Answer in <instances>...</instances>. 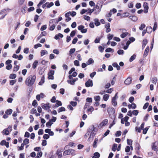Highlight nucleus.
<instances>
[{
  "instance_id": "f257e3e1",
  "label": "nucleus",
  "mask_w": 158,
  "mask_h": 158,
  "mask_svg": "<svg viewBox=\"0 0 158 158\" xmlns=\"http://www.w3.org/2000/svg\"><path fill=\"white\" fill-rule=\"evenodd\" d=\"M97 131L98 129L95 127L94 125H92L89 127L88 129V132L90 134V135L88 139L89 141H91L93 140Z\"/></svg>"
},
{
  "instance_id": "f03ea898",
  "label": "nucleus",
  "mask_w": 158,
  "mask_h": 158,
  "mask_svg": "<svg viewBox=\"0 0 158 158\" xmlns=\"http://www.w3.org/2000/svg\"><path fill=\"white\" fill-rule=\"evenodd\" d=\"M36 77L35 76L31 75L26 79L25 84L27 86H31L35 82Z\"/></svg>"
},
{
  "instance_id": "7ed1b4c3",
  "label": "nucleus",
  "mask_w": 158,
  "mask_h": 158,
  "mask_svg": "<svg viewBox=\"0 0 158 158\" xmlns=\"http://www.w3.org/2000/svg\"><path fill=\"white\" fill-rule=\"evenodd\" d=\"M56 19H52L50 20L49 22V25L50 26L49 30L50 31L53 30L56 27V25L54 24L56 23Z\"/></svg>"
},
{
  "instance_id": "20e7f679",
  "label": "nucleus",
  "mask_w": 158,
  "mask_h": 158,
  "mask_svg": "<svg viewBox=\"0 0 158 158\" xmlns=\"http://www.w3.org/2000/svg\"><path fill=\"white\" fill-rule=\"evenodd\" d=\"M75 152V151L74 150L72 149H70L64 151L63 152V155L64 156H65L70 154H73Z\"/></svg>"
},
{
  "instance_id": "39448f33",
  "label": "nucleus",
  "mask_w": 158,
  "mask_h": 158,
  "mask_svg": "<svg viewBox=\"0 0 158 158\" xmlns=\"http://www.w3.org/2000/svg\"><path fill=\"white\" fill-rule=\"evenodd\" d=\"M54 74V71L52 70H50L48 73V78L49 79L53 80L54 79L53 75Z\"/></svg>"
},
{
  "instance_id": "423d86ee",
  "label": "nucleus",
  "mask_w": 158,
  "mask_h": 158,
  "mask_svg": "<svg viewBox=\"0 0 158 158\" xmlns=\"http://www.w3.org/2000/svg\"><path fill=\"white\" fill-rule=\"evenodd\" d=\"M78 30L81 31V32L83 33H85L87 32V29L85 28V27L83 25H81L78 27Z\"/></svg>"
},
{
  "instance_id": "0eeeda50",
  "label": "nucleus",
  "mask_w": 158,
  "mask_h": 158,
  "mask_svg": "<svg viewBox=\"0 0 158 158\" xmlns=\"http://www.w3.org/2000/svg\"><path fill=\"white\" fill-rule=\"evenodd\" d=\"M108 122V120L107 119H105L103 120L102 123L99 125L98 128L100 129L102 127L105 126Z\"/></svg>"
},
{
  "instance_id": "6e6552de",
  "label": "nucleus",
  "mask_w": 158,
  "mask_h": 158,
  "mask_svg": "<svg viewBox=\"0 0 158 158\" xmlns=\"http://www.w3.org/2000/svg\"><path fill=\"white\" fill-rule=\"evenodd\" d=\"M120 30L122 31L123 32V33L120 35L121 38H124L129 34L128 32H125L126 31L125 29H120Z\"/></svg>"
},
{
  "instance_id": "1a4fd4ad",
  "label": "nucleus",
  "mask_w": 158,
  "mask_h": 158,
  "mask_svg": "<svg viewBox=\"0 0 158 158\" xmlns=\"http://www.w3.org/2000/svg\"><path fill=\"white\" fill-rule=\"evenodd\" d=\"M86 87H92L93 85V81L90 79H89L85 84Z\"/></svg>"
},
{
  "instance_id": "9d476101",
  "label": "nucleus",
  "mask_w": 158,
  "mask_h": 158,
  "mask_svg": "<svg viewBox=\"0 0 158 158\" xmlns=\"http://www.w3.org/2000/svg\"><path fill=\"white\" fill-rule=\"evenodd\" d=\"M41 106L42 108L46 110H47L49 112V110H50V106H49V104H42L41 105Z\"/></svg>"
},
{
  "instance_id": "9b49d317",
  "label": "nucleus",
  "mask_w": 158,
  "mask_h": 158,
  "mask_svg": "<svg viewBox=\"0 0 158 158\" xmlns=\"http://www.w3.org/2000/svg\"><path fill=\"white\" fill-rule=\"evenodd\" d=\"M143 6L144 8V12L145 13H147L149 8L148 4L146 2H144L143 4Z\"/></svg>"
},
{
  "instance_id": "f8f14e48",
  "label": "nucleus",
  "mask_w": 158,
  "mask_h": 158,
  "mask_svg": "<svg viewBox=\"0 0 158 158\" xmlns=\"http://www.w3.org/2000/svg\"><path fill=\"white\" fill-rule=\"evenodd\" d=\"M71 15V12L69 11L65 14V17L66 18L65 21L67 22H69L71 20V18L69 17Z\"/></svg>"
},
{
  "instance_id": "ddd939ff",
  "label": "nucleus",
  "mask_w": 158,
  "mask_h": 158,
  "mask_svg": "<svg viewBox=\"0 0 158 158\" xmlns=\"http://www.w3.org/2000/svg\"><path fill=\"white\" fill-rule=\"evenodd\" d=\"M110 24L109 23H106L105 25V27L106 29V33H108L110 31L111 29L110 28Z\"/></svg>"
},
{
  "instance_id": "4468645a",
  "label": "nucleus",
  "mask_w": 158,
  "mask_h": 158,
  "mask_svg": "<svg viewBox=\"0 0 158 158\" xmlns=\"http://www.w3.org/2000/svg\"><path fill=\"white\" fill-rule=\"evenodd\" d=\"M63 151V150L62 149L57 150L56 154L58 156L59 158H61L62 156V152Z\"/></svg>"
},
{
  "instance_id": "2eb2a0df",
  "label": "nucleus",
  "mask_w": 158,
  "mask_h": 158,
  "mask_svg": "<svg viewBox=\"0 0 158 158\" xmlns=\"http://www.w3.org/2000/svg\"><path fill=\"white\" fill-rule=\"evenodd\" d=\"M132 79L131 77H128L124 81V83L127 85H129L131 82Z\"/></svg>"
},
{
  "instance_id": "dca6fc26",
  "label": "nucleus",
  "mask_w": 158,
  "mask_h": 158,
  "mask_svg": "<svg viewBox=\"0 0 158 158\" xmlns=\"http://www.w3.org/2000/svg\"><path fill=\"white\" fill-rule=\"evenodd\" d=\"M107 111L110 114H114L115 112L114 109L111 107H109L107 109Z\"/></svg>"
},
{
  "instance_id": "f3484780",
  "label": "nucleus",
  "mask_w": 158,
  "mask_h": 158,
  "mask_svg": "<svg viewBox=\"0 0 158 158\" xmlns=\"http://www.w3.org/2000/svg\"><path fill=\"white\" fill-rule=\"evenodd\" d=\"M129 18L132 21L134 22H135L138 20L137 17L135 16H130Z\"/></svg>"
},
{
  "instance_id": "a211bd4d",
  "label": "nucleus",
  "mask_w": 158,
  "mask_h": 158,
  "mask_svg": "<svg viewBox=\"0 0 158 158\" xmlns=\"http://www.w3.org/2000/svg\"><path fill=\"white\" fill-rule=\"evenodd\" d=\"M136 107V104L134 103H132L131 104H129L128 105V107L129 109H130L131 108L135 109Z\"/></svg>"
},
{
  "instance_id": "6ab92c4d",
  "label": "nucleus",
  "mask_w": 158,
  "mask_h": 158,
  "mask_svg": "<svg viewBox=\"0 0 158 158\" xmlns=\"http://www.w3.org/2000/svg\"><path fill=\"white\" fill-rule=\"evenodd\" d=\"M149 50V47L148 46L145 49V50L144 52V53L143 56L144 57H146L148 55Z\"/></svg>"
},
{
  "instance_id": "aec40b11",
  "label": "nucleus",
  "mask_w": 158,
  "mask_h": 158,
  "mask_svg": "<svg viewBox=\"0 0 158 158\" xmlns=\"http://www.w3.org/2000/svg\"><path fill=\"white\" fill-rule=\"evenodd\" d=\"M157 80V78L155 77H152L151 79L152 83L154 84H156Z\"/></svg>"
},
{
  "instance_id": "412c9836",
  "label": "nucleus",
  "mask_w": 158,
  "mask_h": 158,
  "mask_svg": "<svg viewBox=\"0 0 158 158\" xmlns=\"http://www.w3.org/2000/svg\"><path fill=\"white\" fill-rule=\"evenodd\" d=\"M94 63V60L91 58L89 59L87 62V64L88 65H90Z\"/></svg>"
},
{
  "instance_id": "4be33fe9",
  "label": "nucleus",
  "mask_w": 158,
  "mask_h": 158,
  "mask_svg": "<svg viewBox=\"0 0 158 158\" xmlns=\"http://www.w3.org/2000/svg\"><path fill=\"white\" fill-rule=\"evenodd\" d=\"M56 104L55 106L56 107H58L59 106H61L62 105L61 102L58 100H56Z\"/></svg>"
},
{
  "instance_id": "5701e85b",
  "label": "nucleus",
  "mask_w": 158,
  "mask_h": 158,
  "mask_svg": "<svg viewBox=\"0 0 158 158\" xmlns=\"http://www.w3.org/2000/svg\"><path fill=\"white\" fill-rule=\"evenodd\" d=\"M116 99L112 98L111 100V102L112 105L115 106H116L117 104V102L116 101Z\"/></svg>"
},
{
  "instance_id": "b1692460",
  "label": "nucleus",
  "mask_w": 158,
  "mask_h": 158,
  "mask_svg": "<svg viewBox=\"0 0 158 158\" xmlns=\"http://www.w3.org/2000/svg\"><path fill=\"white\" fill-rule=\"evenodd\" d=\"M130 14L128 12H124L123 13L121 16V18H125L126 17H128L129 15Z\"/></svg>"
},
{
  "instance_id": "393cba45",
  "label": "nucleus",
  "mask_w": 158,
  "mask_h": 158,
  "mask_svg": "<svg viewBox=\"0 0 158 158\" xmlns=\"http://www.w3.org/2000/svg\"><path fill=\"white\" fill-rule=\"evenodd\" d=\"M100 156V154L98 152H96L94 153L92 158H99Z\"/></svg>"
},
{
  "instance_id": "a878e982",
  "label": "nucleus",
  "mask_w": 158,
  "mask_h": 158,
  "mask_svg": "<svg viewBox=\"0 0 158 158\" xmlns=\"http://www.w3.org/2000/svg\"><path fill=\"white\" fill-rule=\"evenodd\" d=\"M2 133L3 134L8 135L9 134V131L8 130L6 129H4L2 131Z\"/></svg>"
},
{
  "instance_id": "bb28decb",
  "label": "nucleus",
  "mask_w": 158,
  "mask_h": 158,
  "mask_svg": "<svg viewBox=\"0 0 158 158\" xmlns=\"http://www.w3.org/2000/svg\"><path fill=\"white\" fill-rule=\"evenodd\" d=\"M44 76H43L41 78L40 81L39 83V85H43L44 82Z\"/></svg>"
},
{
  "instance_id": "cd10ccee",
  "label": "nucleus",
  "mask_w": 158,
  "mask_h": 158,
  "mask_svg": "<svg viewBox=\"0 0 158 158\" xmlns=\"http://www.w3.org/2000/svg\"><path fill=\"white\" fill-rule=\"evenodd\" d=\"M110 97L109 95L108 94H105L103 96V99L105 101H107Z\"/></svg>"
},
{
  "instance_id": "c85d7f7f",
  "label": "nucleus",
  "mask_w": 158,
  "mask_h": 158,
  "mask_svg": "<svg viewBox=\"0 0 158 158\" xmlns=\"http://www.w3.org/2000/svg\"><path fill=\"white\" fill-rule=\"evenodd\" d=\"M63 37V35L61 34V33H59L58 35H55V39L56 40L58 39L59 37H60V38H62Z\"/></svg>"
},
{
  "instance_id": "c756f323",
  "label": "nucleus",
  "mask_w": 158,
  "mask_h": 158,
  "mask_svg": "<svg viewBox=\"0 0 158 158\" xmlns=\"http://www.w3.org/2000/svg\"><path fill=\"white\" fill-rule=\"evenodd\" d=\"M53 123L52 122V120H49L48 122L46 123V126L48 127H50Z\"/></svg>"
},
{
  "instance_id": "7c9ffc66",
  "label": "nucleus",
  "mask_w": 158,
  "mask_h": 158,
  "mask_svg": "<svg viewBox=\"0 0 158 158\" xmlns=\"http://www.w3.org/2000/svg\"><path fill=\"white\" fill-rule=\"evenodd\" d=\"M41 56H43L45 54H47L48 52L47 51L45 50H42L40 52Z\"/></svg>"
},
{
  "instance_id": "2f4dec72",
  "label": "nucleus",
  "mask_w": 158,
  "mask_h": 158,
  "mask_svg": "<svg viewBox=\"0 0 158 158\" xmlns=\"http://www.w3.org/2000/svg\"><path fill=\"white\" fill-rule=\"evenodd\" d=\"M98 139L95 138L94 139V142L93 143V147L94 148H96L97 147V143L98 141Z\"/></svg>"
},
{
  "instance_id": "473e14b6",
  "label": "nucleus",
  "mask_w": 158,
  "mask_h": 158,
  "mask_svg": "<svg viewBox=\"0 0 158 158\" xmlns=\"http://www.w3.org/2000/svg\"><path fill=\"white\" fill-rule=\"evenodd\" d=\"M29 140L28 139H25L23 141V143L24 145H26L29 143Z\"/></svg>"
},
{
  "instance_id": "72a5a7b5",
  "label": "nucleus",
  "mask_w": 158,
  "mask_h": 158,
  "mask_svg": "<svg viewBox=\"0 0 158 158\" xmlns=\"http://www.w3.org/2000/svg\"><path fill=\"white\" fill-rule=\"evenodd\" d=\"M46 3H47L46 7L47 8H49L53 6L54 5V3L52 2H51L50 3H49L48 2H46Z\"/></svg>"
},
{
  "instance_id": "f704fd0d",
  "label": "nucleus",
  "mask_w": 158,
  "mask_h": 158,
  "mask_svg": "<svg viewBox=\"0 0 158 158\" xmlns=\"http://www.w3.org/2000/svg\"><path fill=\"white\" fill-rule=\"evenodd\" d=\"M94 99L96 102H99L101 98L99 96H97L94 97Z\"/></svg>"
},
{
  "instance_id": "c9c22d12",
  "label": "nucleus",
  "mask_w": 158,
  "mask_h": 158,
  "mask_svg": "<svg viewBox=\"0 0 158 158\" xmlns=\"http://www.w3.org/2000/svg\"><path fill=\"white\" fill-rule=\"evenodd\" d=\"M158 148L155 145V143H153L152 147V149L155 151H156Z\"/></svg>"
},
{
  "instance_id": "e433bc0d",
  "label": "nucleus",
  "mask_w": 158,
  "mask_h": 158,
  "mask_svg": "<svg viewBox=\"0 0 158 158\" xmlns=\"http://www.w3.org/2000/svg\"><path fill=\"white\" fill-rule=\"evenodd\" d=\"M95 24L96 26H99L100 25V23L99 22L98 19H94Z\"/></svg>"
},
{
  "instance_id": "4c0bfd02",
  "label": "nucleus",
  "mask_w": 158,
  "mask_h": 158,
  "mask_svg": "<svg viewBox=\"0 0 158 158\" xmlns=\"http://www.w3.org/2000/svg\"><path fill=\"white\" fill-rule=\"evenodd\" d=\"M114 36V35L113 34H109L107 35V39L109 40H110L112 39V38Z\"/></svg>"
},
{
  "instance_id": "58836bf2",
  "label": "nucleus",
  "mask_w": 158,
  "mask_h": 158,
  "mask_svg": "<svg viewBox=\"0 0 158 158\" xmlns=\"http://www.w3.org/2000/svg\"><path fill=\"white\" fill-rule=\"evenodd\" d=\"M38 63V61H37V60L35 61L32 64V68L33 69H35Z\"/></svg>"
},
{
  "instance_id": "ea45409f",
  "label": "nucleus",
  "mask_w": 158,
  "mask_h": 158,
  "mask_svg": "<svg viewBox=\"0 0 158 158\" xmlns=\"http://www.w3.org/2000/svg\"><path fill=\"white\" fill-rule=\"evenodd\" d=\"M117 145L116 144H114L112 148V150L114 151H115L117 149Z\"/></svg>"
},
{
  "instance_id": "a19ab883",
  "label": "nucleus",
  "mask_w": 158,
  "mask_h": 158,
  "mask_svg": "<svg viewBox=\"0 0 158 158\" xmlns=\"http://www.w3.org/2000/svg\"><path fill=\"white\" fill-rule=\"evenodd\" d=\"M12 112V110L11 109H8L6 110L5 113L7 114H10Z\"/></svg>"
},
{
  "instance_id": "79ce46f5",
  "label": "nucleus",
  "mask_w": 158,
  "mask_h": 158,
  "mask_svg": "<svg viewBox=\"0 0 158 158\" xmlns=\"http://www.w3.org/2000/svg\"><path fill=\"white\" fill-rule=\"evenodd\" d=\"M136 56L135 54L133 55L132 56H131V58L130 59V62H132L136 58Z\"/></svg>"
},
{
  "instance_id": "37998d69",
  "label": "nucleus",
  "mask_w": 158,
  "mask_h": 158,
  "mask_svg": "<svg viewBox=\"0 0 158 158\" xmlns=\"http://www.w3.org/2000/svg\"><path fill=\"white\" fill-rule=\"evenodd\" d=\"M42 152H38L37 154V156L35 158H40V157L42 156Z\"/></svg>"
},
{
  "instance_id": "c03bdc74",
  "label": "nucleus",
  "mask_w": 158,
  "mask_h": 158,
  "mask_svg": "<svg viewBox=\"0 0 158 158\" xmlns=\"http://www.w3.org/2000/svg\"><path fill=\"white\" fill-rule=\"evenodd\" d=\"M32 105L35 107L37 106V102L36 100H35L33 101L32 103Z\"/></svg>"
},
{
  "instance_id": "a18cd8bd",
  "label": "nucleus",
  "mask_w": 158,
  "mask_h": 158,
  "mask_svg": "<svg viewBox=\"0 0 158 158\" xmlns=\"http://www.w3.org/2000/svg\"><path fill=\"white\" fill-rule=\"evenodd\" d=\"M65 111V108L63 107H61L58 110V111L59 113L61 112L64 111Z\"/></svg>"
},
{
  "instance_id": "49530a36",
  "label": "nucleus",
  "mask_w": 158,
  "mask_h": 158,
  "mask_svg": "<svg viewBox=\"0 0 158 158\" xmlns=\"http://www.w3.org/2000/svg\"><path fill=\"white\" fill-rule=\"evenodd\" d=\"M127 143L128 145H132V141L131 139H127Z\"/></svg>"
},
{
  "instance_id": "de8ad7c7",
  "label": "nucleus",
  "mask_w": 158,
  "mask_h": 158,
  "mask_svg": "<svg viewBox=\"0 0 158 158\" xmlns=\"http://www.w3.org/2000/svg\"><path fill=\"white\" fill-rule=\"evenodd\" d=\"M94 110V108L92 106H90L88 108L87 110L89 112H92Z\"/></svg>"
},
{
  "instance_id": "09e8293b",
  "label": "nucleus",
  "mask_w": 158,
  "mask_h": 158,
  "mask_svg": "<svg viewBox=\"0 0 158 158\" xmlns=\"http://www.w3.org/2000/svg\"><path fill=\"white\" fill-rule=\"evenodd\" d=\"M84 19L85 20H87L88 21H90V17L86 15H84Z\"/></svg>"
},
{
  "instance_id": "8fccbe9b",
  "label": "nucleus",
  "mask_w": 158,
  "mask_h": 158,
  "mask_svg": "<svg viewBox=\"0 0 158 158\" xmlns=\"http://www.w3.org/2000/svg\"><path fill=\"white\" fill-rule=\"evenodd\" d=\"M16 77V75L15 74H11L10 76V78L11 79H15Z\"/></svg>"
},
{
  "instance_id": "3c124183",
  "label": "nucleus",
  "mask_w": 158,
  "mask_h": 158,
  "mask_svg": "<svg viewBox=\"0 0 158 158\" xmlns=\"http://www.w3.org/2000/svg\"><path fill=\"white\" fill-rule=\"evenodd\" d=\"M75 51V48H71L70 49L69 52V54L70 55H71Z\"/></svg>"
},
{
  "instance_id": "603ef678",
  "label": "nucleus",
  "mask_w": 158,
  "mask_h": 158,
  "mask_svg": "<svg viewBox=\"0 0 158 158\" xmlns=\"http://www.w3.org/2000/svg\"><path fill=\"white\" fill-rule=\"evenodd\" d=\"M89 42V40L88 39H86L84 40L83 41V43L84 45H87Z\"/></svg>"
},
{
  "instance_id": "864d4df0",
  "label": "nucleus",
  "mask_w": 158,
  "mask_h": 158,
  "mask_svg": "<svg viewBox=\"0 0 158 158\" xmlns=\"http://www.w3.org/2000/svg\"><path fill=\"white\" fill-rule=\"evenodd\" d=\"M145 26H146L144 24H142L139 27V29L140 30H142L145 27Z\"/></svg>"
},
{
  "instance_id": "5fc2aeb1",
  "label": "nucleus",
  "mask_w": 158,
  "mask_h": 158,
  "mask_svg": "<svg viewBox=\"0 0 158 158\" xmlns=\"http://www.w3.org/2000/svg\"><path fill=\"white\" fill-rule=\"evenodd\" d=\"M16 81V80H10V85H12L15 83Z\"/></svg>"
},
{
  "instance_id": "6e6d98bb",
  "label": "nucleus",
  "mask_w": 158,
  "mask_h": 158,
  "mask_svg": "<svg viewBox=\"0 0 158 158\" xmlns=\"http://www.w3.org/2000/svg\"><path fill=\"white\" fill-rule=\"evenodd\" d=\"M76 31L75 30H73L70 33V35L71 37H73L76 34Z\"/></svg>"
},
{
  "instance_id": "4d7b16f0",
  "label": "nucleus",
  "mask_w": 158,
  "mask_h": 158,
  "mask_svg": "<svg viewBox=\"0 0 158 158\" xmlns=\"http://www.w3.org/2000/svg\"><path fill=\"white\" fill-rule=\"evenodd\" d=\"M67 81L69 83L72 85H74L75 84V82L73 80H67Z\"/></svg>"
},
{
  "instance_id": "13d9d810",
  "label": "nucleus",
  "mask_w": 158,
  "mask_h": 158,
  "mask_svg": "<svg viewBox=\"0 0 158 158\" xmlns=\"http://www.w3.org/2000/svg\"><path fill=\"white\" fill-rule=\"evenodd\" d=\"M112 51L113 52H114V50L110 48H108L106 49L105 50L106 52H111Z\"/></svg>"
},
{
  "instance_id": "bf43d9fd",
  "label": "nucleus",
  "mask_w": 158,
  "mask_h": 158,
  "mask_svg": "<svg viewBox=\"0 0 158 158\" xmlns=\"http://www.w3.org/2000/svg\"><path fill=\"white\" fill-rule=\"evenodd\" d=\"M74 64L75 66H79V61L77 60H76L74 61Z\"/></svg>"
},
{
  "instance_id": "052dcab7",
  "label": "nucleus",
  "mask_w": 158,
  "mask_h": 158,
  "mask_svg": "<svg viewBox=\"0 0 158 158\" xmlns=\"http://www.w3.org/2000/svg\"><path fill=\"white\" fill-rule=\"evenodd\" d=\"M42 46V45L40 44H38L34 45V48L37 49L38 47H40Z\"/></svg>"
},
{
  "instance_id": "680f3d73",
  "label": "nucleus",
  "mask_w": 158,
  "mask_h": 158,
  "mask_svg": "<svg viewBox=\"0 0 158 158\" xmlns=\"http://www.w3.org/2000/svg\"><path fill=\"white\" fill-rule=\"evenodd\" d=\"M45 2V0H41V1H40L39 3L37 5L38 7H40V6L43 3Z\"/></svg>"
},
{
  "instance_id": "e2e57ef3",
  "label": "nucleus",
  "mask_w": 158,
  "mask_h": 158,
  "mask_svg": "<svg viewBox=\"0 0 158 158\" xmlns=\"http://www.w3.org/2000/svg\"><path fill=\"white\" fill-rule=\"evenodd\" d=\"M78 40V39L77 37H75L72 41V43L73 44H75Z\"/></svg>"
},
{
  "instance_id": "0e129e2a",
  "label": "nucleus",
  "mask_w": 158,
  "mask_h": 158,
  "mask_svg": "<svg viewBox=\"0 0 158 158\" xmlns=\"http://www.w3.org/2000/svg\"><path fill=\"white\" fill-rule=\"evenodd\" d=\"M23 52L25 54H27L29 52V48H24Z\"/></svg>"
},
{
  "instance_id": "69168bd1",
  "label": "nucleus",
  "mask_w": 158,
  "mask_h": 158,
  "mask_svg": "<svg viewBox=\"0 0 158 158\" xmlns=\"http://www.w3.org/2000/svg\"><path fill=\"white\" fill-rule=\"evenodd\" d=\"M26 6H23L22 7V9H21V12L23 14H25L26 12L25 9L26 8Z\"/></svg>"
},
{
  "instance_id": "338daca9",
  "label": "nucleus",
  "mask_w": 158,
  "mask_h": 158,
  "mask_svg": "<svg viewBox=\"0 0 158 158\" xmlns=\"http://www.w3.org/2000/svg\"><path fill=\"white\" fill-rule=\"evenodd\" d=\"M128 6L129 8H131L133 7V4L132 2H130L128 4Z\"/></svg>"
},
{
  "instance_id": "774afa93",
  "label": "nucleus",
  "mask_w": 158,
  "mask_h": 158,
  "mask_svg": "<svg viewBox=\"0 0 158 158\" xmlns=\"http://www.w3.org/2000/svg\"><path fill=\"white\" fill-rule=\"evenodd\" d=\"M8 158H15V156L13 153H11L10 155H8Z\"/></svg>"
}]
</instances>
